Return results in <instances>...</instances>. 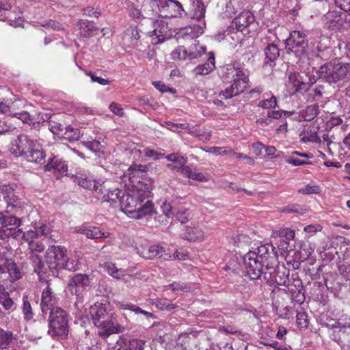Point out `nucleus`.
<instances>
[{"label": "nucleus", "instance_id": "obj_1", "mask_svg": "<svg viewBox=\"0 0 350 350\" xmlns=\"http://www.w3.org/2000/svg\"><path fill=\"white\" fill-rule=\"evenodd\" d=\"M145 166L133 165L122 177L126 190L120 199V209L129 217L135 219L151 215L154 213V206L149 200L141 205V203L151 195L149 186L140 180V176L145 172Z\"/></svg>", "mask_w": 350, "mask_h": 350}, {"label": "nucleus", "instance_id": "obj_2", "mask_svg": "<svg viewBox=\"0 0 350 350\" xmlns=\"http://www.w3.org/2000/svg\"><path fill=\"white\" fill-rule=\"evenodd\" d=\"M243 259L247 275L256 280L261 279L267 262L273 266L277 262V252L272 245L265 244L248 252Z\"/></svg>", "mask_w": 350, "mask_h": 350}, {"label": "nucleus", "instance_id": "obj_3", "mask_svg": "<svg viewBox=\"0 0 350 350\" xmlns=\"http://www.w3.org/2000/svg\"><path fill=\"white\" fill-rule=\"evenodd\" d=\"M10 151L16 157H23L27 161L42 163L45 154L39 140L25 135H20L11 143Z\"/></svg>", "mask_w": 350, "mask_h": 350}, {"label": "nucleus", "instance_id": "obj_4", "mask_svg": "<svg viewBox=\"0 0 350 350\" xmlns=\"http://www.w3.org/2000/svg\"><path fill=\"white\" fill-rule=\"evenodd\" d=\"M93 323L98 327V335L105 338L112 334L122 333L125 330V327L122 325H114L111 315L107 312L105 304L96 303L90 308Z\"/></svg>", "mask_w": 350, "mask_h": 350}, {"label": "nucleus", "instance_id": "obj_5", "mask_svg": "<svg viewBox=\"0 0 350 350\" xmlns=\"http://www.w3.org/2000/svg\"><path fill=\"white\" fill-rule=\"evenodd\" d=\"M223 78L232 85L221 92L219 96L230 98L243 92L247 87L249 78L243 68L235 65H226L223 69Z\"/></svg>", "mask_w": 350, "mask_h": 350}, {"label": "nucleus", "instance_id": "obj_6", "mask_svg": "<svg viewBox=\"0 0 350 350\" xmlns=\"http://www.w3.org/2000/svg\"><path fill=\"white\" fill-rule=\"evenodd\" d=\"M189 12H193L191 14V18L196 19L198 23H192L176 31V40L178 43H180L182 40H192L199 37L204 33V29L206 27V23L204 20L206 8L200 0H196Z\"/></svg>", "mask_w": 350, "mask_h": 350}, {"label": "nucleus", "instance_id": "obj_7", "mask_svg": "<svg viewBox=\"0 0 350 350\" xmlns=\"http://www.w3.org/2000/svg\"><path fill=\"white\" fill-rule=\"evenodd\" d=\"M317 74L329 83L350 80V64L328 63L321 66Z\"/></svg>", "mask_w": 350, "mask_h": 350}, {"label": "nucleus", "instance_id": "obj_8", "mask_svg": "<svg viewBox=\"0 0 350 350\" xmlns=\"http://www.w3.org/2000/svg\"><path fill=\"white\" fill-rule=\"evenodd\" d=\"M171 21V18L155 21L150 18L144 19L142 25H151L150 29H145V31L146 33L151 38V42L153 44L163 42L172 36L173 29L169 26Z\"/></svg>", "mask_w": 350, "mask_h": 350}, {"label": "nucleus", "instance_id": "obj_9", "mask_svg": "<svg viewBox=\"0 0 350 350\" xmlns=\"http://www.w3.org/2000/svg\"><path fill=\"white\" fill-rule=\"evenodd\" d=\"M49 334L51 336L65 337L68 333L66 312L61 308H53L49 317Z\"/></svg>", "mask_w": 350, "mask_h": 350}, {"label": "nucleus", "instance_id": "obj_10", "mask_svg": "<svg viewBox=\"0 0 350 350\" xmlns=\"http://www.w3.org/2000/svg\"><path fill=\"white\" fill-rule=\"evenodd\" d=\"M308 41L306 34L295 30L286 40V50L288 53H293L297 57L302 58L306 55Z\"/></svg>", "mask_w": 350, "mask_h": 350}, {"label": "nucleus", "instance_id": "obj_11", "mask_svg": "<svg viewBox=\"0 0 350 350\" xmlns=\"http://www.w3.org/2000/svg\"><path fill=\"white\" fill-rule=\"evenodd\" d=\"M67 250L61 245H50L45 253V261L51 270L61 269Z\"/></svg>", "mask_w": 350, "mask_h": 350}, {"label": "nucleus", "instance_id": "obj_12", "mask_svg": "<svg viewBox=\"0 0 350 350\" xmlns=\"http://www.w3.org/2000/svg\"><path fill=\"white\" fill-rule=\"evenodd\" d=\"M255 17L250 11H243L234 18L231 25L228 27V34L230 33L237 35L243 32L254 21Z\"/></svg>", "mask_w": 350, "mask_h": 350}, {"label": "nucleus", "instance_id": "obj_13", "mask_svg": "<svg viewBox=\"0 0 350 350\" xmlns=\"http://www.w3.org/2000/svg\"><path fill=\"white\" fill-rule=\"evenodd\" d=\"M288 274L286 273L285 270H280L279 269L275 271L274 266L270 265L269 262H267L266 270L263 271L262 275V277L267 283L270 285L279 286H286L288 280Z\"/></svg>", "mask_w": 350, "mask_h": 350}, {"label": "nucleus", "instance_id": "obj_14", "mask_svg": "<svg viewBox=\"0 0 350 350\" xmlns=\"http://www.w3.org/2000/svg\"><path fill=\"white\" fill-rule=\"evenodd\" d=\"M206 52V47L198 42H193L188 48L178 46L176 49V57L179 59H193L201 57Z\"/></svg>", "mask_w": 350, "mask_h": 350}, {"label": "nucleus", "instance_id": "obj_15", "mask_svg": "<svg viewBox=\"0 0 350 350\" xmlns=\"http://www.w3.org/2000/svg\"><path fill=\"white\" fill-rule=\"evenodd\" d=\"M92 281V278L89 275L75 274L68 284L70 293L77 296L81 295Z\"/></svg>", "mask_w": 350, "mask_h": 350}, {"label": "nucleus", "instance_id": "obj_16", "mask_svg": "<svg viewBox=\"0 0 350 350\" xmlns=\"http://www.w3.org/2000/svg\"><path fill=\"white\" fill-rule=\"evenodd\" d=\"M3 198L7 204V212H17L23 207L24 202L16 194L10 186H4L3 189Z\"/></svg>", "mask_w": 350, "mask_h": 350}, {"label": "nucleus", "instance_id": "obj_17", "mask_svg": "<svg viewBox=\"0 0 350 350\" xmlns=\"http://www.w3.org/2000/svg\"><path fill=\"white\" fill-rule=\"evenodd\" d=\"M11 6L7 2L0 1V21H7L8 23L13 27H21L23 24V19L21 16L10 10Z\"/></svg>", "mask_w": 350, "mask_h": 350}, {"label": "nucleus", "instance_id": "obj_18", "mask_svg": "<svg viewBox=\"0 0 350 350\" xmlns=\"http://www.w3.org/2000/svg\"><path fill=\"white\" fill-rule=\"evenodd\" d=\"M175 0H152L150 7L152 10L164 18L172 17Z\"/></svg>", "mask_w": 350, "mask_h": 350}, {"label": "nucleus", "instance_id": "obj_19", "mask_svg": "<svg viewBox=\"0 0 350 350\" xmlns=\"http://www.w3.org/2000/svg\"><path fill=\"white\" fill-rule=\"evenodd\" d=\"M316 82L315 77H309L308 81L304 79L298 72H291L288 76V81L286 84L290 93H295L302 89V86L306 83L313 84Z\"/></svg>", "mask_w": 350, "mask_h": 350}, {"label": "nucleus", "instance_id": "obj_20", "mask_svg": "<svg viewBox=\"0 0 350 350\" xmlns=\"http://www.w3.org/2000/svg\"><path fill=\"white\" fill-rule=\"evenodd\" d=\"M180 230L179 237L191 242H201L205 237L204 232L198 226H183Z\"/></svg>", "mask_w": 350, "mask_h": 350}, {"label": "nucleus", "instance_id": "obj_21", "mask_svg": "<svg viewBox=\"0 0 350 350\" xmlns=\"http://www.w3.org/2000/svg\"><path fill=\"white\" fill-rule=\"evenodd\" d=\"M99 266L103 268L113 278L127 282V280L125 278L128 275L126 269L118 268L114 263L109 261H100Z\"/></svg>", "mask_w": 350, "mask_h": 350}, {"label": "nucleus", "instance_id": "obj_22", "mask_svg": "<svg viewBox=\"0 0 350 350\" xmlns=\"http://www.w3.org/2000/svg\"><path fill=\"white\" fill-rule=\"evenodd\" d=\"M57 298L51 291L49 285L43 290L41 298V310L43 313H46L49 310L52 311L53 308H58L56 306Z\"/></svg>", "mask_w": 350, "mask_h": 350}, {"label": "nucleus", "instance_id": "obj_23", "mask_svg": "<svg viewBox=\"0 0 350 350\" xmlns=\"http://www.w3.org/2000/svg\"><path fill=\"white\" fill-rule=\"evenodd\" d=\"M81 136L83 139V143L87 148L94 152L98 150L101 137H98L94 131L90 129H84L82 133H81Z\"/></svg>", "mask_w": 350, "mask_h": 350}, {"label": "nucleus", "instance_id": "obj_24", "mask_svg": "<svg viewBox=\"0 0 350 350\" xmlns=\"http://www.w3.org/2000/svg\"><path fill=\"white\" fill-rule=\"evenodd\" d=\"M47 171L53 172L55 176L58 178L67 172V165L64 161H62L57 157L52 158L45 165Z\"/></svg>", "mask_w": 350, "mask_h": 350}, {"label": "nucleus", "instance_id": "obj_25", "mask_svg": "<svg viewBox=\"0 0 350 350\" xmlns=\"http://www.w3.org/2000/svg\"><path fill=\"white\" fill-rule=\"evenodd\" d=\"M126 338L122 335L116 340L117 350H144L145 341L139 339H132L129 342V348H124L126 345Z\"/></svg>", "mask_w": 350, "mask_h": 350}, {"label": "nucleus", "instance_id": "obj_26", "mask_svg": "<svg viewBox=\"0 0 350 350\" xmlns=\"http://www.w3.org/2000/svg\"><path fill=\"white\" fill-rule=\"evenodd\" d=\"M79 232L85 236L87 238L91 239H100V238H107L110 236V233L108 232H105L103 229H101L98 226H81L79 229Z\"/></svg>", "mask_w": 350, "mask_h": 350}, {"label": "nucleus", "instance_id": "obj_27", "mask_svg": "<svg viewBox=\"0 0 350 350\" xmlns=\"http://www.w3.org/2000/svg\"><path fill=\"white\" fill-rule=\"evenodd\" d=\"M299 139L304 143H320L321 142L317 126L304 128L299 133Z\"/></svg>", "mask_w": 350, "mask_h": 350}, {"label": "nucleus", "instance_id": "obj_28", "mask_svg": "<svg viewBox=\"0 0 350 350\" xmlns=\"http://www.w3.org/2000/svg\"><path fill=\"white\" fill-rule=\"evenodd\" d=\"M105 187L102 185V191H98L95 197L99 200L113 204L116 202L117 200H120L121 196L124 193V191L118 189L107 190V193H105Z\"/></svg>", "mask_w": 350, "mask_h": 350}, {"label": "nucleus", "instance_id": "obj_29", "mask_svg": "<svg viewBox=\"0 0 350 350\" xmlns=\"http://www.w3.org/2000/svg\"><path fill=\"white\" fill-rule=\"evenodd\" d=\"M137 252L139 255L146 259H152L157 256L162 257L163 248L157 245H153L147 247H137Z\"/></svg>", "mask_w": 350, "mask_h": 350}, {"label": "nucleus", "instance_id": "obj_30", "mask_svg": "<svg viewBox=\"0 0 350 350\" xmlns=\"http://www.w3.org/2000/svg\"><path fill=\"white\" fill-rule=\"evenodd\" d=\"M74 182L83 188L94 191L96 194L98 191H102L103 183L100 180L96 181L95 180L83 178V176H75Z\"/></svg>", "mask_w": 350, "mask_h": 350}, {"label": "nucleus", "instance_id": "obj_31", "mask_svg": "<svg viewBox=\"0 0 350 350\" xmlns=\"http://www.w3.org/2000/svg\"><path fill=\"white\" fill-rule=\"evenodd\" d=\"M215 68V55L213 52L208 53V59L205 64L198 65L193 70L195 75H206Z\"/></svg>", "mask_w": 350, "mask_h": 350}, {"label": "nucleus", "instance_id": "obj_32", "mask_svg": "<svg viewBox=\"0 0 350 350\" xmlns=\"http://www.w3.org/2000/svg\"><path fill=\"white\" fill-rule=\"evenodd\" d=\"M51 232V228L48 224H42L39 226L34 227V230H28L26 231V235L25 236L27 240L31 239L41 238L42 237H46Z\"/></svg>", "mask_w": 350, "mask_h": 350}, {"label": "nucleus", "instance_id": "obj_33", "mask_svg": "<svg viewBox=\"0 0 350 350\" xmlns=\"http://www.w3.org/2000/svg\"><path fill=\"white\" fill-rule=\"evenodd\" d=\"M116 305L120 309L130 310L134 312L135 314H142L147 319H154V316L152 313L142 310L137 305L124 301H119L116 304Z\"/></svg>", "mask_w": 350, "mask_h": 350}, {"label": "nucleus", "instance_id": "obj_34", "mask_svg": "<svg viewBox=\"0 0 350 350\" xmlns=\"http://www.w3.org/2000/svg\"><path fill=\"white\" fill-rule=\"evenodd\" d=\"M319 113V107L317 104L308 106L302 109L299 113V120L310 121L313 120Z\"/></svg>", "mask_w": 350, "mask_h": 350}, {"label": "nucleus", "instance_id": "obj_35", "mask_svg": "<svg viewBox=\"0 0 350 350\" xmlns=\"http://www.w3.org/2000/svg\"><path fill=\"white\" fill-rule=\"evenodd\" d=\"M0 224L4 228L19 227L21 225V219L6 213L0 212Z\"/></svg>", "mask_w": 350, "mask_h": 350}, {"label": "nucleus", "instance_id": "obj_36", "mask_svg": "<svg viewBox=\"0 0 350 350\" xmlns=\"http://www.w3.org/2000/svg\"><path fill=\"white\" fill-rule=\"evenodd\" d=\"M79 33L83 37L92 36L96 31L95 27L88 21L80 20L77 23Z\"/></svg>", "mask_w": 350, "mask_h": 350}, {"label": "nucleus", "instance_id": "obj_37", "mask_svg": "<svg viewBox=\"0 0 350 350\" xmlns=\"http://www.w3.org/2000/svg\"><path fill=\"white\" fill-rule=\"evenodd\" d=\"M277 103L276 97L271 92H267L263 94L262 99L259 101L258 106L262 109H269L275 108Z\"/></svg>", "mask_w": 350, "mask_h": 350}, {"label": "nucleus", "instance_id": "obj_38", "mask_svg": "<svg viewBox=\"0 0 350 350\" xmlns=\"http://www.w3.org/2000/svg\"><path fill=\"white\" fill-rule=\"evenodd\" d=\"M316 244L306 241L303 242L300 246L299 260L301 261L307 260L314 252Z\"/></svg>", "mask_w": 350, "mask_h": 350}, {"label": "nucleus", "instance_id": "obj_39", "mask_svg": "<svg viewBox=\"0 0 350 350\" xmlns=\"http://www.w3.org/2000/svg\"><path fill=\"white\" fill-rule=\"evenodd\" d=\"M196 0H176V14L180 17L187 15Z\"/></svg>", "mask_w": 350, "mask_h": 350}, {"label": "nucleus", "instance_id": "obj_40", "mask_svg": "<svg viewBox=\"0 0 350 350\" xmlns=\"http://www.w3.org/2000/svg\"><path fill=\"white\" fill-rule=\"evenodd\" d=\"M178 172L183 175H185L189 178H191L198 181L206 180L208 178L207 176H205L204 174L198 172L196 170H193L187 166L181 168L180 170H178Z\"/></svg>", "mask_w": 350, "mask_h": 350}, {"label": "nucleus", "instance_id": "obj_41", "mask_svg": "<svg viewBox=\"0 0 350 350\" xmlns=\"http://www.w3.org/2000/svg\"><path fill=\"white\" fill-rule=\"evenodd\" d=\"M340 21V16L336 11L328 12L323 17V21L329 29H334Z\"/></svg>", "mask_w": 350, "mask_h": 350}, {"label": "nucleus", "instance_id": "obj_42", "mask_svg": "<svg viewBox=\"0 0 350 350\" xmlns=\"http://www.w3.org/2000/svg\"><path fill=\"white\" fill-rule=\"evenodd\" d=\"M26 242L28 243L29 254H40L45 250V245L42 241L31 239V240H27Z\"/></svg>", "mask_w": 350, "mask_h": 350}, {"label": "nucleus", "instance_id": "obj_43", "mask_svg": "<svg viewBox=\"0 0 350 350\" xmlns=\"http://www.w3.org/2000/svg\"><path fill=\"white\" fill-rule=\"evenodd\" d=\"M265 59L267 60L266 63L268 62H273L275 59H277L280 55V50L276 44H269L265 48Z\"/></svg>", "mask_w": 350, "mask_h": 350}, {"label": "nucleus", "instance_id": "obj_44", "mask_svg": "<svg viewBox=\"0 0 350 350\" xmlns=\"http://www.w3.org/2000/svg\"><path fill=\"white\" fill-rule=\"evenodd\" d=\"M16 102L8 98H0V114L12 115L16 109Z\"/></svg>", "mask_w": 350, "mask_h": 350}, {"label": "nucleus", "instance_id": "obj_45", "mask_svg": "<svg viewBox=\"0 0 350 350\" xmlns=\"http://www.w3.org/2000/svg\"><path fill=\"white\" fill-rule=\"evenodd\" d=\"M29 259L34 268V271L38 275L44 273V262L40 254H29Z\"/></svg>", "mask_w": 350, "mask_h": 350}, {"label": "nucleus", "instance_id": "obj_46", "mask_svg": "<svg viewBox=\"0 0 350 350\" xmlns=\"http://www.w3.org/2000/svg\"><path fill=\"white\" fill-rule=\"evenodd\" d=\"M79 269V258L77 256L70 255V256L66 254L64 258V265L61 267V269H66L68 271H76Z\"/></svg>", "mask_w": 350, "mask_h": 350}, {"label": "nucleus", "instance_id": "obj_47", "mask_svg": "<svg viewBox=\"0 0 350 350\" xmlns=\"http://www.w3.org/2000/svg\"><path fill=\"white\" fill-rule=\"evenodd\" d=\"M61 139L68 140L69 142L77 141L81 136V131L70 126H66V130H64Z\"/></svg>", "mask_w": 350, "mask_h": 350}, {"label": "nucleus", "instance_id": "obj_48", "mask_svg": "<svg viewBox=\"0 0 350 350\" xmlns=\"http://www.w3.org/2000/svg\"><path fill=\"white\" fill-rule=\"evenodd\" d=\"M9 273L10 279L12 282H14L22 277V273L16 264L12 261L8 265L5 273Z\"/></svg>", "mask_w": 350, "mask_h": 350}, {"label": "nucleus", "instance_id": "obj_49", "mask_svg": "<svg viewBox=\"0 0 350 350\" xmlns=\"http://www.w3.org/2000/svg\"><path fill=\"white\" fill-rule=\"evenodd\" d=\"M13 342V334L11 332L4 331L0 328V349L7 348Z\"/></svg>", "mask_w": 350, "mask_h": 350}, {"label": "nucleus", "instance_id": "obj_50", "mask_svg": "<svg viewBox=\"0 0 350 350\" xmlns=\"http://www.w3.org/2000/svg\"><path fill=\"white\" fill-rule=\"evenodd\" d=\"M22 311L25 321H29L33 319V313L32 308L30 303L27 301V297L26 296H23V297Z\"/></svg>", "mask_w": 350, "mask_h": 350}, {"label": "nucleus", "instance_id": "obj_51", "mask_svg": "<svg viewBox=\"0 0 350 350\" xmlns=\"http://www.w3.org/2000/svg\"><path fill=\"white\" fill-rule=\"evenodd\" d=\"M273 237L284 238L286 240H292L295 237V231L290 228H283L274 230L272 233Z\"/></svg>", "mask_w": 350, "mask_h": 350}, {"label": "nucleus", "instance_id": "obj_52", "mask_svg": "<svg viewBox=\"0 0 350 350\" xmlns=\"http://www.w3.org/2000/svg\"><path fill=\"white\" fill-rule=\"evenodd\" d=\"M192 212L189 208L180 207L176 213V219L181 224H184L191 218Z\"/></svg>", "mask_w": 350, "mask_h": 350}, {"label": "nucleus", "instance_id": "obj_53", "mask_svg": "<svg viewBox=\"0 0 350 350\" xmlns=\"http://www.w3.org/2000/svg\"><path fill=\"white\" fill-rule=\"evenodd\" d=\"M321 191L320 187L317 185L310 183L298 190V192L304 195L317 194Z\"/></svg>", "mask_w": 350, "mask_h": 350}, {"label": "nucleus", "instance_id": "obj_54", "mask_svg": "<svg viewBox=\"0 0 350 350\" xmlns=\"http://www.w3.org/2000/svg\"><path fill=\"white\" fill-rule=\"evenodd\" d=\"M11 116L21 120L23 123L28 124L33 123V118L27 111L15 112L14 111Z\"/></svg>", "mask_w": 350, "mask_h": 350}, {"label": "nucleus", "instance_id": "obj_55", "mask_svg": "<svg viewBox=\"0 0 350 350\" xmlns=\"http://www.w3.org/2000/svg\"><path fill=\"white\" fill-rule=\"evenodd\" d=\"M207 152L213 154L217 156L227 155L232 152V150L228 147H210L205 150Z\"/></svg>", "mask_w": 350, "mask_h": 350}, {"label": "nucleus", "instance_id": "obj_56", "mask_svg": "<svg viewBox=\"0 0 350 350\" xmlns=\"http://www.w3.org/2000/svg\"><path fill=\"white\" fill-rule=\"evenodd\" d=\"M49 129L55 135L61 139L64 131V130H66V126L58 122H50Z\"/></svg>", "mask_w": 350, "mask_h": 350}, {"label": "nucleus", "instance_id": "obj_57", "mask_svg": "<svg viewBox=\"0 0 350 350\" xmlns=\"http://www.w3.org/2000/svg\"><path fill=\"white\" fill-rule=\"evenodd\" d=\"M215 38L217 41H221L224 39L229 40V38L233 40L239 41L241 39V36L239 35L235 36L234 33H231L228 35V29L224 32L219 31L217 34L215 35Z\"/></svg>", "mask_w": 350, "mask_h": 350}, {"label": "nucleus", "instance_id": "obj_58", "mask_svg": "<svg viewBox=\"0 0 350 350\" xmlns=\"http://www.w3.org/2000/svg\"><path fill=\"white\" fill-rule=\"evenodd\" d=\"M156 307L159 310H171L173 308V304L171 300L165 299H157L156 301L154 302Z\"/></svg>", "mask_w": 350, "mask_h": 350}, {"label": "nucleus", "instance_id": "obj_59", "mask_svg": "<svg viewBox=\"0 0 350 350\" xmlns=\"http://www.w3.org/2000/svg\"><path fill=\"white\" fill-rule=\"evenodd\" d=\"M236 1L232 0L227 2L223 12L224 17H232L236 13Z\"/></svg>", "mask_w": 350, "mask_h": 350}, {"label": "nucleus", "instance_id": "obj_60", "mask_svg": "<svg viewBox=\"0 0 350 350\" xmlns=\"http://www.w3.org/2000/svg\"><path fill=\"white\" fill-rule=\"evenodd\" d=\"M290 115H295V118L297 116V113H291L287 111H282V110H278V111H270L268 112V117L269 118L273 119H280L282 118L283 116H289Z\"/></svg>", "mask_w": 350, "mask_h": 350}, {"label": "nucleus", "instance_id": "obj_61", "mask_svg": "<svg viewBox=\"0 0 350 350\" xmlns=\"http://www.w3.org/2000/svg\"><path fill=\"white\" fill-rule=\"evenodd\" d=\"M10 237L16 240L23 239L26 241L27 239L25 237L26 235V232H23L21 229L18 228V227H10Z\"/></svg>", "mask_w": 350, "mask_h": 350}, {"label": "nucleus", "instance_id": "obj_62", "mask_svg": "<svg viewBox=\"0 0 350 350\" xmlns=\"http://www.w3.org/2000/svg\"><path fill=\"white\" fill-rule=\"evenodd\" d=\"M297 324L300 329L307 328L308 326V321L307 315L304 312H299L297 314Z\"/></svg>", "mask_w": 350, "mask_h": 350}, {"label": "nucleus", "instance_id": "obj_63", "mask_svg": "<svg viewBox=\"0 0 350 350\" xmlns=\"http://www.w3.org/2000/svg\"><path fill=\"white\" fill-rule=\"evenodd\" d=\"M144 154L146 157L152 158L154 160L160 159L165 155V153H163L161 151H157L148 148L144 149Z\"/></svg>", "mask_w": 350, "mask_h": 350}, {"label": "nucleus", "instance_id": "obj_64", "mask_svg": "<svg viewBox=\"0 0 350 350\" xmlns=\"http://www.w3.org/2000/svg\"><path fill=\"white\" fill-rule=\"evenodd\" d=\"M161 208H162L163 213L165 214V215L167 218H171L172 219H173L174 213L173 205L170 202H167V201H165L161 206Z\"/></svg>", "mask_w": 350, "mask_h": 350}]
</instances>
